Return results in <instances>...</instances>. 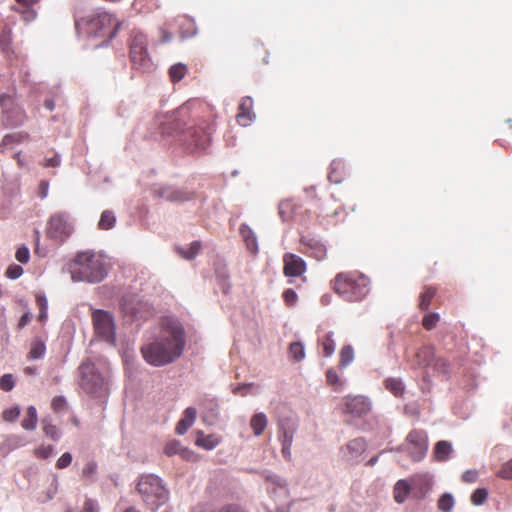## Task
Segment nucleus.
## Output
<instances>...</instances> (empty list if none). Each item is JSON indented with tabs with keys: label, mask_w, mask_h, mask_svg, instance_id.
I'll use <instances>...</instances> for the list:
<instances>
[{
	"label": "nucleus",
	"mask_w": 512,
	"mask_h": 512,
	"mask_svg": "<svg viewBox=\"0 0 512 512\" xmlns=\"http://www.w3.org/2000/svg\"><path fill=\"white\" fill-rule=\"evenodd\" d=\"M407 449L414 461L422 460L428 450V437L422 430H412L406 438Z\"/></svg>",
	"instance_id": "nucleus-10"
},
{
	"label": "nucleus",
	"mask_w": 512,
	"mask_h": 512,
	"mask_svg": "<svg viewBox=\"0 0 512 512\" xmlns=\"http://www.w3.org/2000/svg\"><path fill=\"white\" fill-rule=\"evenodd\" d=\"M137 491L142 497L145 505L156 512L169 499V492L163 480L154 474H145L139 478Z\"/></svg>",
	"instance_id": "nucleus-6"
},
{
	"label": "nucleus",
	"mask_w": 512,
	"mask_h": 512,
	"mask_svg": "<svg viewBox=\"0 0 512 512\" xmlns=\"http://www.w3.org/2000/svg\"><path fill=\"white\" fill-rule=\"evenodd\" d=\"M488 496V491L485 488L476 489L471 495V501L474 505H482Z\"/></svg>",
	"instance_id": "nucleus-42"
},
{
	"label": "nucleus",
	"mask_w": 512,
	"mask_h": 512,
	"mask_svg": "<svg viewBox=\"0 0 512 512\" xmlns=\"http://www.w3.org/2000/svg\"><path fill=\"white\" fill-rule=\"evenodd\" d=\"M15 257L22 264L28 263L30 259L29 249L25 245L19 247L16 251Z\"/></svg>",
	"instance_id": "nucleus-52"
},
{
	"label": "nucleus",
	"mask_w": 512,
	"mask_h": 512,
	"mask_svg": "<svg viewBox=\"0 0 512 512\" xmlns=\"http://www.w3.org/2000/svg\"><path fill=\"white\" fill-rule=\"evenodd\" d=\"M452 452V444L446 440L438 441L434 448V455L438 461H447Z\"/></svg>",
	"instance_id": "nucleus-24"
},
{
	"label": "nucleus",
	"mask_w": 512,
	"mask_h": 512,
	"mask_svg": "<svg viewBox=\"0 0 512 512\" xmlns=\"http://www.w3.org/2000/svg\"><path fill=\"white\" fill-rule=\"evenodd\" d=\"M219 444L218 439L214 435L205 436L203 433H199L196 439V445L206 450H212Z\"/></svg>",
	"instance_id": "nucleus-29"
},
{
	"label": "nucleus",
	"mask_w": 512,
	"mask_h": 512,
	"mask_svg": "<svg viewBox=\"0 0 512 512\" xmlns=\"http://www.w3.org/2000/svg\"><path fill=\"white\" fill-rule=\"evenodd\" d=\"M183 112V109L178 110L170 116H167L164 121L160 123L161 134L164 137L180 135L185 133L181 141L188 143L191 151H204L208 148L211 141V134L213 128L205 122L197 126H191L186 131L182 128V123L177 117Z\"/></svg>",
	"instance_id": "nucleus-3"
},
{
	"label": "nucleus",
	"mask_w": 512,
	"mask_h": 512,
	"mask_svg": "<svg viewBox=\"0 0 512 512\" xmlns=\"http://www.w3.org/2000/svg\"><path fill=\"white\" fill-rule=\"evenodd\" d=\"M302 244L307 247L306 253L316 260H322L326 256L325 246L315 239L302 238Z\"/></svg>",
	"instance_id": "nucleus-21"
},
{
	"label": "nucleus",
	"mask_w": 512,
	"mask_h": 512,
	"mask_svg": "<svg viewBox=\"0 0 512 512\" xmlns=\"http://www.w3.org/2000/svg\"><path fill=\"white\" fill-rule=\"evenodd\" d=\"M412 495L417 499L425 498L433 488V477L430 474H417L411 478Z\"/></svg>",
	"instance_id": "nucleus-13"
},
{
	"label": "nucleus",
	"mask_w": 512,
	"mask_h": 512,
	"mask_svg": "<svg viewBox=\"0 0 512 512\" xmlns=\"http://www.w3.org/2000/svg\"><path fill=\"white\" fill-rule=\"evenodd\" d=\"M67 406V400L64 396H55L52 399L51 407L55 412H60Z\"/></svg>",
	"instance_id": "nucleus-53"
},
{
	"label": "nucleus",
	"mask_w": 512,
	"mask_h": 512,
	"mask_svg": "<svg viewBox=\"0 0 512 512\" xmlns=\"http://www.w3.org/2000/svg\"><path fill=\"white\" fill-rule=\"evenodd\" d=\"M0 103L2 104L3 109L11 107L14 103L13 96L8 93L1 94Z\"/></svg>",
	"instance_id": "nucleus-61"
},
{
	"label": "nucleus",
	"mask_w": 512,
	"mask_h": 512,
	"mask_svg": "<svg viewBox=\"0 0 512 512\" xmlns=\"http://www.w3.org/2000/svg\"><path fill=\"white\" fill-rule=\"evenodd\" d=\"M253 387V383H243V384H239L237 385L234 389H233V393L235 395H239V396H246L248 394V391Z\"/></svg>",
	"instance_id": "nucleus-57"
},
{
	"label": "nucleus",
	"mask_w": 512,
	"mask_h": 512,
	"mask_svg": "<svg viewBox=\"0 0 512 512\" xmlns=\"http://www.w3.org/2000/svg\"><path fill=\"white\" fill-rule=\"evenodd\" d=\"M186 336L183 325L177 318L167 316L161 320L158 336L151 343L141 348L147 363L164 366L178 359L185 348Z\"/></svg>",
	"instance_id": "nucleus-1"
},
{
	"label": "nucleus",
	"mask_w": 512,
	"mask_h": 512,
	"mask_svg": "<svg viewBox=\"0 0 512 512\" xmlns=\"http://www.w3.org/2000/svg\"><path fill=\"white\" fill-rule=\"evenodd\" d=\"M290 354L295 361H301L305 357V349L302 343L294 342L290 344Z\"/></svg>",
	"instance_id": "nucleus-40"
},
{
	"label": "nucleus",
	"mask_w": 512,
	"mask_h": 512,
	"mask_svg": "<svg viewBox=\"0 0 512 512\" xmlns=\"http://www.w3.org/2000/svg\"><path fill=\"white\" fill-rule=\"evenodd\" d=\"M385 387L389 390L394 396L399 397L404 393V385L401 379L398 378H388L385 380Z\"/></svg>",
	"instance_id": "nucleus-33"
},
{
	"label": "nucleus",
	"mask_w": 512,
	"mask_h": 512,
	"mask_svg": "<svg viewBox=\"0 0 512 512\" xmlns=\"http://www.w3.org/2000/svg\"><path fill=\"white\" fill-rule=\"evenodd\" d=\"M54 453V448L51 445L48 446H40L34 450V454L37 458L46 459L52 456Z\"/></svg>",
	"instance_id": "nucleus-51"
},
{
	"label": "nucleus",
	"mask_w": 512,
	"mask_h": 512,
	"mask_svg": "<svg viewBox=\"0 0 512 512\" xmlns=\"http://www.w3.org/2000/svg\"><path fill=\"white\" fill-rule=\"evenodd\" d=\"M267 417L264 413H256L252 416L250 426L253 429L254 435L259 436L267 426Z\"/></svg>",
	"instance_id": "nucleus-27"
},
{
	"label": "nucleus",
	"mask_w": 512,
	"mask_h": 512,
	"mask_svg": "<svg viewBox=\"0 0 512 512\" xmlns=\"http://www.w3.org/2000/svg\"><path fill=\"white\" fill-rule=\"evenodd\" d=\"M15 10L21 13L23 19L26 22H31V21L35 20L37 17V11L34 9V7L27 8V9L15 8Z\"/></svg>",
	"instance_id": "nucleus-54"
},
{
	"label": "nucleus",
	"mask_w": 512,
	"mask_h": 512,
	"mask_svg": "<svg viewBox=\"0 0 512 512\" xmlns=\"http://www.w3.org/2000/svg\"><path fill=\"white\" fill-rule=\"evenodd\" d=\"M116 216L111 210H104L100 216L98 227L101 230H109L115 226Z\"/></svg>",
	"instance_id": "nucleus-28"
},
{
	"label": "nucleus",
	"mask_w": 512,
	"mask_h": 512,
	"mask_svg": "<svg viewBox=\"0 0 512 512\" xmlns=\"http://www.w3.org/2000/svg\"><path fill=\"white\" fill-rule=\"evenodd\" d=\"M435 295V290L432 289V288H428L426 289L420 296V308L422 310H427L429 308V305H430V301L431 299L434 297Z\"/></svg>",
	"instance_id": "nucleus-44"
},
{
	"label": "nucleus",
	"mask_w": 512,
	"mask_h": 512,
	"mask_svg": "<svg viewBox=\"0 0 512 512\" xmlns=\"http://www.w3.org/2000/svg\"><path fill=\"white\" fill-rule=\"evenodd\" d=\"M121 25L122 23L117 21L112 14L100 10L75 19L77 34L103 39L99 46L108 44L117 35Z\"/></svg>",
	"instance_id": "nucleus-4"
},
{
	"label": "nucleus",
	"mask_w": 512,
	"mask_h": 512,
	"mask_svg": "<svg viewBox=\"0 0 512 512\" xmlns=\"http://www.w3.org/2000/svg\"><path fill=\"white\" fill-rule=\"evenodd\" d=\"M187 72V67L183 63H177L170 67L169 75L173 82H179L184 78Z\"/></svg>",
	"instance_id": "nucleus-34"
},
{
	"label": "nucleus",
	"mask_w": 512,
	"mask_h": 512,
	"mask_svg": "<svg viewBox=\"0 0 512 512\" xmlns=\"http://www.w3.org/2000/svg\"><path fill=\"white\" fill-rule=\"evenodd\" d=\"M393 492L395 501L399 504L403 503L407 499L408 495L412 493L411 481L408 482L404 479L398 480L394 485Z\"/></svg>",
	"instance_id": "nucleus-23"
},
{
	"label": "nucleus",
	"mask_w": 512,
	"mask_h": 512,
	"mask_svg": "<svg viewBox=\"0 0 512 512\" xmlns=\"http://www.w3.org/2000/svg\"><path fill=\"white\" fill-rule=\"evenodd\" d=\"M253 100L251 97L242 99L239 105V112L237 114V121L241 126L247 127L256 118L253 112Z\"/></svg>",
	"instance_id": "nucleus-15"
},
{
	"label": "nucleus",
	"mask_w": 512,
	"mask_h": 512,
	"mask_svg": "<svg viewBox=\"0 0 512 512\" xmlns=\"http://www.w3.org/2000/svg\"><path fill=\"white\" fill-rule=\"evenodd\" d=\"M77 383L84 394L104 399L109 394V374L101 371L91 360L83 361L77 369Z\"/></svg>",
	"instance_id": "nucleus-5"
},
{
	"label": "nucleus",
	"mask_w": 512,
	"mask_h": 512,
	"mask_svg": "<svg viewBox=\"0 0 512 512\" xmlns=\"http://www.w3.org/2000/svg\"><path fill=\"white\" fill-rule=\"evenodd\" d=\"M37 423H38L37 410L34 406H29L27 408L26 416L21 422V426L25 430L33 431L36 429Z\"/></svg>",
	"instance_id": "nucleus-26"
},
{
	"label": "nucleus",
	"mask_w": 512,
	"mask_h": 512,
	"mask_svg": "<svg viewBox=\"0 0 512 512\" xmlns=\"http://www.w3.org/2000/svg\"><path fill=\"white\" fill-rule=\"evenodd\" d=\"M16 3L21 7L20 9H27L35 7L40 0H15Z\"/></svg>",
	"instance_id": "nucleus-64"
},
{
	"label": "nucleus",
	"mask_w": 512,
	"mask_h": 512,
	"mask_svg": "<svg viewBox=\"0 0 512 512\" xmlns=\"http://www.w3.org/2000/svg\"><path fill=\"white\" fill-rule=\"evenodd\" d=\"M334 290L346 301H360L370 291V281L364 275L338 274L334 280Z\"/></svg>",
	"instance_id": "nucleus-7"
},
{
	"label": "nucleus",
	"mask_w": 512,
	"mask_h": 512,
	"mask_svg": "<svg viewBox=\"0 0 512 512\" xmlns=\"http://www.w3.org/2000/svg\"><path fill=\"white\" fill-rule=\"evenodd\" d=\"M239 232H240V235H241L243 241L246 244L247 249L251 253H254V254L257 253L259 250L258 240H257V236H256L255 232L251 229V227L249 225L243 223L240 226Z\"/></svg>",
	"instance_id": "nucleus-19"
},
{
	"label": "nucleus",
	"mask_w": 512,
	"mask_h": 512,
	"mask_svg": "<svg viewBox=\"0 0 512 512\" xmlns=\"http://www.w3.org/2000/svg\"><path fill=\"white\" fill-rule=\"evenodd\" d=\"M92 320L96 336L114 346L116 343V332L113 315L108 311L96 309L93 311Z\"/></svg>",
	"instance_id": "nucleus-8"
},
{
	"label": "nucleus",
	"mask_w": 512,
	"mask_h": 512,
	"mask_svg": "<svg viewBox=\"0 0 512 512\" xmlns=\"http://www.w3.org/2000/svg\"><path fill=\"white\" fill-rule=\"evenodd\" d=\"M45 352H46V346H45L44 341L37 338L31 344L29 357L34 360L41 359L44 357Z\"/></svg>",
	"instance_id": "nucleus-32"
},
{
	"label": "nucleus",
	"mask_w": 512,
	"mask_h": 512,
	"mask_svg": "<svg viewBox=\"0 0 512 512\" xmlns=\"http://www.w3.org/2000/svg\"><path fill=\"white\" fill-rule=\"evenodd\" d=\"M12 43V30L9 27H4L1 35H0V46L2 50L8 51L10 50V46Z\"/></svg>",
	"instance_id": "nucleus-41"
},
{
	"label": "nucleus",
	"mask_w": 512,
	"mask_h": 512,
	"mask_svg": "<svg viewBox=\"0 0 512 512\" xmlns=\"http://www.w3.org/2000/svg\"><path fill=\"white\" fill-rule=\"evenodd\" d=\"M454 498L451 493L443 494L438 500V509L443 512H451L454 507Z\"/></svg>",
	"instance_id": "nucleus-38"
},
{
	"label": "nucleus",
	"mask_w": 512,
	"mask_h": 512,
	"mask_svg": "<svg viewBox=\"0 0 512 512\" xmlns=\"http://www.w3.org/2000/svg\"><path fill=\"white\" fill-rule=\"evenodd\" d=\"M144 49H147L146 35L139 30H134L131 36L130 52L135 55L137 51Z\"/></svg>",
	"instance_id": "nucleus-25"
},
{
	"label": "nucleus",
	"mask_w": 512,
	"mask_h": 512,
	"mask_svg": "<svg viewBox=\"0 0 512 512\" xmlns=\"http://www.w3.org/2000/svg\"><path fill=\"white\" fill-rule=\"evenodd\" d=\"M73 223L66 212L53 214L47 225V236L57 242H64L73 232Z\"/></svg>",
	"instance_id": "nucleus-9"
},
{
	"label": "nucleus",
	"mask_w": 512,
	"mask_h": 512,
	"mask_svg": "<svg viewBox=\"0 0 512 512\" xmlns=\"http://www.w3.org/2000/svg\"><path fill=\"white\" fill-rule=\"evenodd\" d=\"M22 274L23 268L20 265L16 264L10 265L5 272L6 277L11 280L18 279L20 276H22Z\"/></svg>",
	"instance_id": "nucleus-49"
},
{
	"label": "nucleus",
	"mask_w": 512,
	"mask_h": 512,
	"mask_svg": "<svg viewBox=\"0 0 512 512\" xmlns=\"http://www.w3.org/2000/svg\"><path fill=\"white\" fill-rule=\"evenodd\" d=\"M498 475L505 479H512V459L503 465Z\"/></svg>",
	"instance_id": "nucleus-56"
},
{
	"label": "nucleus",
	"mask_w": 512,
	"mask_h": 512,
	"mask_svg": "<svg viewBox=\"0 0 512 512\" xmlns=\"http://www.w3.org/2000/svg\"><path fill=\"white\" fill-rule=\"evenodd\" d=\"M200 249H201L200 242L194 241L186 248L179 247L178 252L183 258H185L187 260H192L198 255Z\"/></svg>",
	"instance_id": "nucleus-31"
},
{
	"label": "nucleus",
	"mask_w": 512,
	"mask_h": 512,
	"mask_svg": "<svg viewBox=\"0 0 512 512\" xmlns=\"http://www.w3.org/2000/svg\"><path fill=\"white\" fill-rule=\"evenodd\" d=\"M326 378H327V382L330 384V385H336L339 383V377H338V374L336 373V371H334L333 369H329L326 373Z\"/></svg>",
	"instance_id": "nucleus-63"
},
{
	"label": "nucleus",
	"mask_w": 512,
	"mask_h": 512,
	"mask_svg": "<svg viewBox=\"0 0 512 512\" xmlns=\"http://www.w3.org/2000/svg\"><path fill=\"white\" fill-rule=\"evenodd\" d=\"M284 273L289 277L300 276L306 270L305 261L292 253H287L283 257Z\"/></svg>",
	"instance_id": "nucleus-14"
},
{
	"label": "nucleus",
	"mask_w": 512,
	"mask_h": 512,
	"mask_svg": "<svg viewBox=\"0 0 512 512\" xmlns=\"http://www.w3.org/2000/svg\"><path fill=\"white\" fill-rule=\"evenodd\" d=\"M184 451L181 443L177 440L170 441L165 446V453L168 456L180 454Z\"/></svg>",
	"instance_id": "nucleus-45"
},
{
	"label": "nucleus",
	"mask_w": 512,
	"mask_h": 512,
	"mask_svg": "<svg viewBox=\"0 0 512 512\" xmlns=\"http://www.w3.org/2000/svg\"><path fill=\"white\" fill-rule=\"evenodd\" d=\"M83 512H99L97 502L92 499H86L84 502Z\"/></svg>",
	"instance_id": "nucleus-59"
},
{
	"label": "nucleus",
	"mask_w": 512,
	"mask_h": 512,
	"mask_svg": "<svg viewBox=\"0 0 512 512\" xmlns=\"http://www.w3.org/2000/svg\"><path fill=\"white\" fill-rule=\"evenodd\" d=\"M354 360V349L351 345H345L340 350V367L344 368L350 365Z\"/></svg>",
	"instance_id": "nucleus-35"
},
{
	"label": "nucleus",
	"mask_w": 512,
	"mask_h": 512,
	"mask_svg": "<svg viewBox=\"0 0 512 512\" xmlns=\"http://www.w3.org/2000/svg\"><path fill=\"white\" fill-rule=\"evenodd\" d=\"M478 478V472L476 470H467L462 475V480L467 483H473Z\"/></svg>",
	"instance_id": "nucleus-60"
},
{
	"label": "nucleus",
	"mask_w": 512,
	"mask_h": 512,
	"mask_svg": "<svg viewBox=\"0 0 512 512\" xmlns=\"http://www.w3.org/2000/svg\"><path fill=\"white\" fill-rule=\"evenodd\" d=\"M26 445L24 437L19 435H10L6 438L4 446L7 447L8 451H12Z\"/></svg>",
	"instance_id": "nucleus-37"
},
{
	"label": "nucleus",
	"mask_w": 512,
	"mask_h": 512,
	"mask_svg": "<svg viewBox=\"0 0 512 512\" xmlns=\"http://www.w3.org/2000/svg\"><path fill=\"white\" fill-rule=\"evenodd\" d=\"M262 476L267 482L273 484L276 487L284 488L286 486V481L283 478L268 470H264L262 472Z\"/></svg>",
	"instance_id": "nucleus-39"
},
{
	"label": "nucleus",
	"mask_w": 512,
	"mask_h": 512,
	"mask_svg": "<svg viewBox=\"0 0 512 512\" xmlns=\"http://www.w3.org/2000/svg\"><path fill=\"white\" fill-rule=\"evenodd\" d=\"M333 336H334L333 332H328L325 335V337L319 341L323 347V355L325 357H331L335 352L336 344H335Z\"/></svg>",
	"instance_id": "nucleus-30"
},
{
	"label": "nucleus",
	"mask_w": 512,
	"mask_h": 512,
	"mask_svg": "<svg viewBox=\"0 0 512 512\" xmlns=\"http://www.w3.org/2000/svg\"><path fill=\"white\" fill-rule=\"evenodd\" d=\"M15 386V381L12 374H4L0 377V388L5 391H11Z\"/></svg>",
	"instance_id": "nucleus-46"
},
{
	"label": "nucleus",
	"mask_w": 512,
	"mask_h": 512,
	"mask_svg": "<svg viewBox=\"0 0 512 512\" xmlns=\"http://www.w3.org/2000/svg\"><path fill=\"white\" fill-rule=\"evenodd\" d=\"M97 474V464L94 461H89L82 470V476L88 480H94Z\"/></svg>",
	"instance_id": "nucleus-43"
},
{
	"label": "nucleus",
	"mask_w": 512,
	"mask_h": 512,
	"mask_svg": "<svg viewBox=\"0 0 512 512\" xmlns=\"http://www.w3.org/2000/svg\"><path fill=\"white\" fill-rule=\"evenodd\" d=\"M159 196L172 202H185L190 199V195L188 193L172 187H165L159 190Z\"/></svg>",
	"instance_id": "nucleus-22"
},
{
	"label": "nucleus",
	"mask_w": 512,
	"mask_h": 512,
	"mask_svg": "<svg viewBox=\"0 0 512 512\" xmlns=\"http://www.w3.org/2000/svg\"><path fill=\"white\" fill-rule=\"evenodd\" d=\"M72 454L69 453V452H65L64 454L61 455V457L57 460L56 462V467L58 469H64L66 467H68L71 462H72Z\"/></svg>",
	"instance_id": "nucleus-55"
},
{
	"label": "nucleus",
	"mask_w": 512,
	"mask_h": 512,
	"mask_svg": "<svg viewBox=\"0 0 512 512\" xmlns=\"http://www.w3.org/2000/svg\"><path fill=\"white\" fill-rule=\"evenodd\" d=\"M109 262L105 255L92 250L76 254L68 266L73 282L100 283L108 276Z\"/></svg>",
	"instance_id": "nucleus-2"
},
{
	"label": "nucleus",
	"mask_w": 512,
	"mask_h": 512,
	"mask_svg": "<svg viewBox=\"0 0 512 512\" xmlns=\"http://www.w3.org/2000/svg\"><path fill=\"white\" fill-rule=\"evenodd\" d=\"M42 424L45 435L53 441H58L60 438V432L58 428L51 423V420L49 418H44L42 420Z\"/></svg>",
	"instance_id": "nucleus-36"
},
{
	"label": "nucleus",
	"mask_w": 512,
	"mask_h": 512,
	"mask_svg": "<svg viewBox=\"0 0 512 512\" xmlns=\"http://www.w3.org/2000/svg\"><path fill=\"white\" fill-rule=\"evenodd\" d=\"M436 355L432 346H424L415 355V364L418 367L433 366Z\"/></svg>",
	"instance_id": "nucleus-20"
},
{
	"label": "nucleus",
	"mask_w": 512,
	"mask_h": 512,
	"mask_svg": "<svg viewBox=\"0 0 512 512\" xmlns=\"http://www.w3.org/2000/svg\"><path fill=\"white\" fill-rule=\"evenodd\" d=\"M297 431V423L293 419L285 418L279 423V440L281 442V452L286 460H291V446L294 434Z\"/></svg>",
	"instance_id": "nucleus-11"
},
{
	"label": "nucleus",
	"mask_w": 512,
	"mask_h": 512,
	"mask_svg": "<svg viewBox=\"0 0 512 512\" xmlns=\"http://www.w3.org/2000/svg\"><path fill=\"white\" fill-rule=\"evenodd\" d=\"M283 298L288 305H294L297 300V294L293 289H287L283 293Z\"/></svg>",
	"instance_id": "nucleus-58"
},
{
	"label": "nucleus",
	"mask_w": 512,
	"mask_h": 512,
	"mask_svg": "<svg viewBox=\"0 0 512 512\" xmlns=\"http://www.w3.org/2000/svg\"><path fill=\"white\" fill-rule=\"evenodd\" d=\"M440 320V314L439 313H431V314H428L426 315L424 318H423V326L427 329V330H431L433 329L436 324L438 323V321Z\"/></svg>",
	"instance_id": "nucleus-47"
},
{
	"label": "nucleus",
	"mask_w": 512,
	"mask_h": 512,
	"mask_svg": "<svg viewBox=\"0 0 512 512\" xmlns=\"http://www.w3.org/2000/svg\"><path fill=\"white\" fill-rule=\"evenodd\" d=\"M61 164V157L58 154H55L53 157L45 159L44 166L45 167H58Z\"/></svg>",
	"instance_id": "nucleus-62"
},
{
	"label": "nucleus",
	"mask_w": 512,
	"mask_h": 512,
	"mask_svg": "<svg viewBox=\"0 0 512 512\" xmlns=\"http://www.w3.org/2000/svg\"><path fill=\"white\" fill-rule=\"evenodd\" d=\"M196 417V408L192 406L187 407L183 412V417L177 423L176 433L179 435H184L188 431V429L194 424Z\"/></svg>",
	"instance_id": "nucleus-18"
},
{
	"label": "nucleus",
	"mask_w": 512,
	"mask_h": 512,
	"mask_svg": "<svg viewBox=\"0 0 512 512\" xmlns=\"http://www.w3.org/2000/svg\"><path fill=\"white\" fill-rule=\"evenodd\" d=\"M20 407L14 406L12 408L6 409L2 413V417L7 422H14L20 415Z\"/></svg>",
	"instance_id": "nucleus-48"
},
{
	"label": "nucleus",
	"mask_w": 512,
	"mask_h": 512,
	"mask_svg": "<svg viewBox=\"0 0 512 512\" xmlns=\"http://www.w3.org/2000/svg\"><path fill=\"white\" fill-rule=\"evenodd\" d=\"M130 58L133 67L142 72L149 71L153 66L152 60L148 55L147 49L139 50L135 55L132 52H130Z\"/></svg>",
	"instance_id": "nucleus-17"
},
{
	"label": "nucleus",
	"mask_w": 512,
	"mask_h": 512,
	"mask_svg": "<svg viewBox=\"0 0 512 512\" xmlns=\"http://www.w3.org/2000/svg\"><path fill=\"white\" fill-rule=\"evenodd\" d=\"M371 410L370 400L365 396L346 397L344 403V412L354 417L366 415Z\"/></svg>",
	"instance_id": "nucleus-12"
},
{
	"label": "nucleus",
	"mask_w": 512,
	"mask_h": 512,
	"mask_svg": "<svg viewBox=\"0 0 512 512\" xmlns=\"http://www.w3.org/2000/svg\"><path fill=\"white\" fill-rule=\"evenodd\" d=\"M433 368L437 372L447 375L450 371V365L442 358H435L433 363Z\"/></svg>",
	"instance_id": "nucleus-50"
},
{
	"label": "nucleus",
	"mask_w": 512,
	"mask_h": 512,
	"mask_svg": "<svg viewBox=\"0 0 512 512\" xmlns=\"http://www.w3.org/2000/svg\"><path fill=\"white\" fill-rule=\"evenodd\" d=\"M366 450V442L363 438H355L349 441L342 453L347 460H354L361 456Z\"/></svg>",
	"instance_id": "nucleus-16"
}]
</instances>
